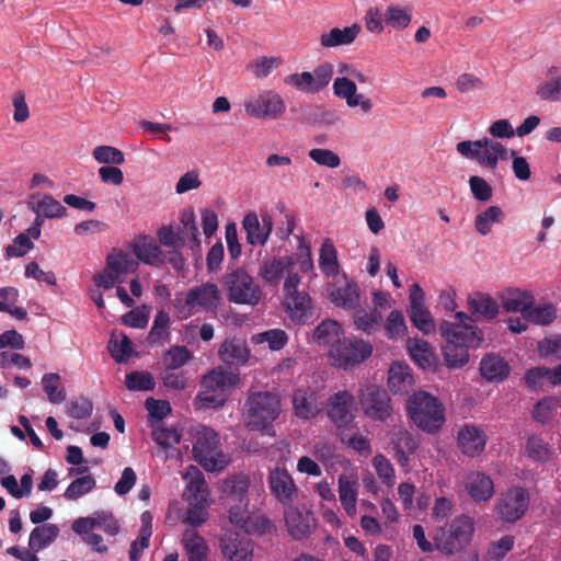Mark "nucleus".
<instances>
[{"mask_svg":"<svg viewBox=\"0 0 561 561\" xmlns=\"http://www.w3.org/2000/svg\"><path fill=\"white\" fill-rule=\"evenodd\" d=\"M388 386L394 394L408 393L414 386L410 367L404 363H394L389 368Z\"/></svg>","mask_w":561,"mask_h":561,"instance_id":"obj_27","label":"nucleus"},{"mask_svg":"<svg viewBox=\"0 0 561 561\" xmlns=\"http://www.w3.org/2000/svg\"><path fill=\"white\" fill-rule=\"evenodd\" d=\"M240 380L239 374L222 367L214 368L201 381V391L196 399L204 408H219L227 401V390Z\"/></svg>","mask_w":561,"mask_h":561,"instance_id":"obj_6","label":"nucleus"},{"mask_svg":"<svg viewBox=\"0 0 561 561\" xmlns=\"http://www.w3.org/2000/svg\"><path fill=\"white\" fill-rule=\"evenodd\" d=\"M182 543L188 556V561H206L208 546L197 530L186 529L183 534Z\"/></svg>","mask_w":561,"mask_h":561,"instance_id":"obj_34","label":"nucleus"},{"mask_svg":"<svg viewBox=\"0 0 561 561\" xmlns=\"http://www.w3.org/2000/svg\"><path fill=\"white\" fill-rule=\"evenodd\" d=\"M456 322L443 321L439 325L440 335L445 340L443 355L448 368H460L469 362L471 347H478L483 342L482 331L467 313L459 311Z\"/></svg>","mask_w":561,"mask_h":561,"instance_id":"obj_1","label":"nucleus"},{"mask_svg":"<svg viewBox=\"0 0 561 561\" xmlns=\"http://www.w3.org/2000/svg\"><path fill=\"white\" fill-rule=\"evenodd\" d=\"M332 302L344 309H356L359 306V288L356 283L348 282L331 291Z\"/></svg>","mask_w":561,"mask_h":561,"instance_id":"obj_39","label":"nucleus"},{"mask_svg":"<svg viewBox=\"0 0 561 561\" xmlns=\"http://www.w3.org/2000/svg\"><path fill=\"white\" fill-rule=\"evenodd\" d=\"M157 236L161 245L171 249H182L186 242L185 236L181 233L180 228L174 230L171 225L159 228Z\"/></svg>","mask_w":561,"mask_h":561,"instance_id":"obj_54","label":"nucleus"},{"mask_svg":"<svg viewBox=\"0 0 561 561\" xmlns=\"http://www.w3.org/2000/svg\"><path fill=\"white\" fill-rule=\"evenodd\" d=\"M268 482L271 491L278 502L288 504L294 500L297 488L287 470L280 468L272 470Z\"/></svg>","mask_w":561,"mask_h":561,"instance_id":"obj_21","label":"nucleus"},{"mask_svg":"<svg viewBox=\"0 0 561 561\" xmlns=\"http://www.w3.org/2000/svg\"><path fill=\"white\" fill-rule=\"evenodd\" d=\"M534 296L525 290L513 289L508 290L502 298V306L507 312H522L523 318L528 307L534 305Z\"/></svg>","mask_w":561,"mask_h":561,"instance_id":"obj_40","label":"nucleus"},{"mask_svg":"<svg viewBox=\"0 0 561 561\" xmlns=\"http://www.w3.org/2000/svg\"><path fill=\"white\" fill-rule=\"evenodd\" d=\"M319 268L327 277H335L340 273L337 251L329 238L323 240L320 248Z\"/></svg>","mask_w":561,"mask_h":561,"instance_id":"obj_38","label":"nucleus"},{"mask_svg":"<svg viewBox=\"0 0 561 561\" xmlns=\"http://www.w3.org/2000/svg\"><path fill=\"white\" fill-rule=\"evenodd\" d=\"M354 396L341 390L330 396L327 403V414L330 421L339 428L347 426L354 419Z\"/></svg>","mask_w":561,"mask_h":561,"instance_id":"obj_14","label":"nucleus"},{"mask_svg":"<svg viewBox=\"0 0 561 561\" xmlns=\"http://www.w3.org/2000/svg\"><path fill=\"white\" fill-rule=\"evenodd\" d=\"M391 443L398 463L402 467L409 466V456L419 448V438L408 431L400 430L393 434Z\"/></svg>","mask_w":561,"mask_h":561,"instance_id":"obj_25","label":"nucleus"},{"mask_svg":"<svg viewBox=\"0 0 561 561\" xmlns=\"http://www.w3.org/2000/svg\"><path fill=\"white\" fill-rule=\"evenodd\" d=\"M333 93L335 96L345 100L347 106L351 105V103H357L356 96L358 94L356 83L346 77L335 78L333 82Z\"/></svg>","mask_w":561,"mask_h":561,"instance_id":"obj_55","label":"nucleus"},{"mask_svg":"<svg viewBox=\"0 0 561 561\" xmlns=\"http://www.w3.org/2000/svg\"><path fill=\"white\" fill-rule=\"evenodd\" d=\"M355 327L364 333L371 334L380 325L382 321L381 312L374 308L369 311L358 309L353 314Z\"/></svg>","mask_w":561,"mask_h":561,"instance_id":"obj_43","label":"nucleus"},{"mask_svg":"<svg viewBox=\"0 0 561 561\" xmlns=\"http://www.w3.org/2000/svg\"><path fill=\"white\" fill-rule=\"evenodd\" d=\"M219 549L228 561H253L251 539L238 533H226L219 539Z\"/></svg>","mask_w":561,"mask_h":561,"instance_id":"obj_16","label":"nucleus"},{"mask_svg":"<svg viewBox=\"0 0 561 561\" xmlns=\"http://www.w3.org/2000/svg\"><path fill=\"white\" fill-rule=\"evenodd\" d=\"M465 489L474 502H486L494 494V482L484 472L472 471L466 477Z\"/></svg>","mask_w":561,"mask_h":561,"instance_id":"obj_20","label":"nucleus"},{"mask_svg":"<svg viewBox=\"0 0 561 561\" xmlns=\"http://www.w3.org/2000/svg\"><path fill=\"white\" fill-rule=\"evenodd\" d=\"M152 439L161 447L169 448L181 440V434L175 427L158 426L152 431Z\"/></svg>","mask_w":561,"mask_h":561,"instance_id":"obj_59","label":"nucleus"},{"mask_svg":"<svg viewBox=\"0 0 561 561\" xmlns=\"http://www.w3.org/2000/svg\"><path fill=\"white\" fill-rule=\"evenodd\" d=\"M408 413L413 423L427 433H436L445 422L442 403L425 391L411 396L407 402Z\"/></svg>","mask_w":561,"mask_h":561,"instance_id":"obj_5","label":"nucleus"},{"mask_svg":"<svg viewBox=\"0 0 561 561\" xmlns=\"http://www.w3.org/2000/svg\"><path fill=\"white\" fill-rule=\"evenodd\" d=\"M359 403L365 415L376 421H385L392 413L391 399L388 392L376 385H367L362 389Z\"/></svg>","mask_w":561,"mask_h":561,"instance_id":"obj_12","label":"nucleus"},{"mask_svg":"<svg viewBox=\"0 0 561 561\" xmlns=\"http://www.w3.org/2000/svg\"><path fill=\"white\" fill-rule=\"evenodd\" d=\"M446 528L450 531L453 538L456 539V542L459 543L460 548L463 549L471 541L474 523L470 516L462 514L447 524Z\"/></svg>","mask_w":561,"mask_h":561,"instance_id":"obj_35","label":"nucleus"},{"mask_svg":"<svg viewBox=\"0 0 561 561\" xmlns=\"http://www.w3.org/2000/svg\"><path fill=\"white\" fill-rule=\"evenodd\" d=\"M247 114L261 119H277L286 110L282 96L274 91H265L254 100L244 103Z\"/></svg>","mask_w":561,"mask_h":561,"instance_id":"obj_13","label":"nucleus"},{"mask_svg":"<svg viewBox=\"0 0 561 561\" xmlns=\"http://www.w3.org/2000/svg\"><path fill=\"white\" fill-rule=\"evenodd\" d=\"M511 368L500 355L486 354L480 363L481 376L491 382H500L506 379Z\"/></svg>","mask_w":561,"mask_h":561,"instance_id":"obj_28","label":"nucleus"},{"mask_svg":"<svg viewBox=\"0 0 561 561\" xmlns=\"http://www.w3.org/2000/svg\"><path fill=\"white\" fill-rule=\"evenodd\" d=\"M407 347L412 359L422 368H432L435 363V356L428 342L413 337L408 339Z\"/></svg>","mask_w":561,"mask_h":561,"instance_id":"obj_37","label":"nucleus"},{"mask_svg":"<svg viewBox=\"0 0 561 561\" xmlns=\"http://www.w3.org/2000/svg\"><path fill=\"white\" fill-rule=\"evenodd\" d=\"M456 150L463 158L476 162L481 168L494 171L499 161L512 159L514 175H531L530 165L525 157L506 148L502 142L483 137L478 140H462L456 145Z\"/></svg>","mask_w":561,"mask_h":561,"instance_id":"obj_2","label":"nucleus"},{"mask_svg":"<svg viewBox=\"0 0 561 561\" xmlns=\"http://www.w3.org/2000/svg\"><path fill=\"white\" fill-rule=\"evenodd\" d=\"M186 490L190 493L188 501L207 502L208 491L203 472L196 466H190L184 474Z\"/></svg>","mask_w":561,"mask_h":561,"instance_id":"obj_33","label":"nucleus"},{"mask_svg":"<svg viewBox=\"0 0 561 561\" xmlns=\"http://www.w3.org/2000/svg\"><path fill=\"white\" fill-rule=\"evenodd\" d=\"M529 492L523 486H512L501 493L495 505V513L505 523L519 520L528 511Z\"/></svg>","mask_w":561,"mask_h":561,"instance_id":"obj_10","label":"nucleus"},{"mask_svg":"<svg viewBox=\"0 0 561 561\" xmlns=\"http://www.w3.org/2000/svg\"><path fill=\"white\" fill-rule=\"evenodd\" d=\"M557 317L556 307L551 304L539 306H530L525 312L524 320L538 325H548L553 322Z\"/></svg>","mask_w":561,"mask_h":561,"instance_id":"obj_44","label":"nucleus"},{"mask_svg":"<svg viewBox=\"0 0 561 561\" xmlns=\"http://www.w3.org/2000/svg\"><path fill=\"white\" fill-rule=\"evenodd\" d=\"M220 304V291L214 283H204L191 287L184 299L176 297L173 306L182 319H187L196 311L214 312Z\"/></svg>","mask_w":561,"mask_h":561,"instance_id":"obj_7","label":"nucleus"},{"mask_svg":"<svg viewBox=\"0 0 561 561\" xmlns=\"http://www.w3.org/2000/svg\"><path fill=\"white\" fill-rule=\"evenodd\" d=\"M190 507L187 508L185 523L192 526L191 529H194L201 525H203L208 519V512L206 510V502H194L193 500L188 501Z\"/></svg>","mask_w":561,"mask_h":561,"instance_id":"obj_60","label":"nucleus"},{"mask_svg":"<svg viewBox=\"0 0 561 561\" xmlns=\"http://www.w3.org/2000/svg\"><path fill=\"white\" fill-rule=\"evenodd\" d=\"M287 263L284 259H271L260 266L259 275L270 284H276L282 278Z\"/></svg>","mask_w":561,"mask_h":561,"instance_id":"obj_47","label":"nucleus"},{"mask_svg":"<svg viewBox=\"0 0 561 561\" xmlns=\"http://www.w3.org/2000/svg\"><path fill=\"white\" fill-rule=\"evenodd\" d=\"M339 496L346 514L354 517L356 515L357 482L341 476L339 478Z\"/></svg>","mask_w":561,"mask_h":561,"instance_id":"obj_41","label":"nucleus"},{"mask_svg":"<svg viewBox=\"0 0 561 561\" xmlns=\"http://www.w3.org/2000/svg\"><path fill=\"white\" fill-rule=\"evenodd\" d=\"M92 410V402L84 397L71 400L67 405L69 416L78 420L88 419L91 415Z\"/></svg>","mask_w":561,"mask_h":561,"instance_id":"obj_64","label":"nucleus"},{"mask_svg":"<svg viewBox=\"0 0 561 561\" xmlns=\"http://www.w3.org/2000/svg\"><path fill=\"white\" fill-rule=\"evenodd\" d=\"M34 248V243L25 233L18 234L11 244L5 248L7 257H21Z\"/></svg>","mask_w":561,"mask_h":561,"instance_id":"obj_63","label":"nucleus"},{"mask_svg":"<svg viewBox=\"0 0 561 561\" xmlns=\"http://www.w3.org/2000/svg\"><path fill=\"white\" fill-rule=\"evenodd\" d=\"M371 353L373 345L369 342L356 337H344L337 339L331 345L329 356L334 366L347 369L366 360Z\"/></svg>","mask_w":561,"mask_h":561,"instance_id":"obj_9","label":"nucleus"},{"mask_svg":"<svg viewBox=\"0 0 561 561\" xmlns=\"http://www.w3.org/2000/svg\"><path fill=\"white\" fill-rule=\"evenodd\" d=\"M261 221L254 211L248 213L242 221L247 241L252 245H264L273 230V218L266 211L261 214Z\"/></svg>","mask_w":561,"mask_h":561,"instance_id":"obj_17","label":"nucleus"},{"mask_svg":"<svg viewBox=\"0 0 561 561\" xmlns=\"http://www.w3.org/2000/svg\"><path fill=\"white\" fill-rule=\"evenodd\" d=\"M282 411L280 399L272 391H249L242 409L245 427L253 432H268Z\"/></svg>","mask_w":561,"mask_h":561,"instance_id":"obj_3","label":"nucleus"},{"mask_svg":"<svg viewBox=\"0 0 561 561\" xmlns=\"http://www.w3.org/2000/svg\"><path fill=\"white\" fill-rule=\"evenodd\" d=\"M504 213L499 206H490L483 213H480L476 217V229L482 236H486L492 228L493 224L502 222Z\"/></svg>","mask_w":561,"mask_h":561,"instance_id":"obj_45","label":"nucleus"},{"mask_svg":"<svg viewBox=\"0 0 561 561\" xmlns=\"http://www.w3.org/2000/svg\"><path fill=\"white\" fill-rule=\"evenodd\" d=\"M192 359V354L184 345L171 346L163 354V365L167 370H175L183 367Z\"/></svg>","mask_w":561,"mask_h":561,"instance_id":"obj_46","label":"nucleus"},{"mask_svg":"<svg viewBox=\"0 0 561 561\" xmlns=\"http://www.w3.org/2000/svg\"><path fill=\"white\" fill-rule=\"evenodd\" d=\"M133 252L145 264L159 267L165 263L164 252L150 237H138L133 244Z\"/></svg>","mask_w":561,"mask_h":561,"instance_id":"obj_22","label":"nucleus"},{"mask_svg":"<svg viewBox=\"0 0 561 561\" xmlns=\"http://www.w3.org/2000/svg\"><path fill=\"white\" fill-rule=\"evenodd\" d=\"M227 298L238 305L255 306L262 298V289L244 268L228 272L222 280Z\"/></svg>","mask_w":561,"mask_h":561,"instance_id":"obj_8","label":"nucleus"},{"mask_svg":"<svg viewBox=\"0 0 561 561\" xmlns=\"http://www.w3.org/2000/svg\"><path fill=\"white\" fill-rule=\"evenodd\" d=\"M468 310L472 316L484 319L486 321L493 320L500 311L499 304L489 294L476 291L468 296Z\"/></svg>","mask_w":561,"mask_h":561,"instance_id":"obj_24","label":"nucleus"},{"mask_svg":"<svg viewBox=\"0 0 561 561\" xmlns=\"http://www.w3.org/2000/svg\"><path fill=\"white\" fill-rule=\"evenodd\" d=\"M288 317L297 324H305L312 316V302L309 295L301 294L285 297Z\"/></svg>","mask_w":561,"mask_h":561,"instance_id":"obj_26","label":"nucleus"},{"mask_svg":"<svg viewBox=\"0 0 561 561\" xmlns=\"http://www.w3.org/2000/svg\"><path fill=\"white\" fill-rule=\"evenodd\" d=\"M249 486L250 479L245 474H234L224 480L221 499L229 513V522L244 533H251L249 523Z\"/></svg>","mask_w":561,"mask_h":561,"instance_id":"obj_4","label":"nucleus"},{"mask_svg":"<svg viewBox=\"0 0 561 561\" xmlns=\"http://www.w3.org/2000/svg\"><path fill=\"white\" fill-rule=\"evenodd\" d=\"M293 404L295 414L302 420L312 419L320 412L317 394L309 388L297 389L293 396Z\"/></svg>","mask_w":561,"mask_h":561,"instance_id":"obj_29","label":"nucleus"},{"mask_svg":"<svg viewBox=\"0 0 561 561\" xmlns=\"http://www.w3.org/2000/svg\"><path fill=\"white\" fill-rule=\"evenodd\" d=\"M95 488V480L92 476H84L73 480L66 489L64 496L75 501Z\"/></svg>","mask_w":561,"mask_h":561,"instance_id":"obj_53","label":"nucleus"},{"mask_svg":"<svg viewBox=\"0 0 561 561\" xmlns=\"http://www.w3.org/2000/svg\"><path fill=\"white\" fill-rule=\"evenodd\" d=\"M108 351L116 363H125L133 354V343L127 335H123L121 341L111 339Z\"/></svg>","mask_w":561,"mask_h":561,"instance_id":"obj_58","label":"nucleus"},{"mask_svg":"<svg viewBox=\"0 0 561 561\" xmlns=\"http://www.w3.org/2000/svg\"><path fill=\"white\" fill-rule=\"evenodd\" d=\"M341 325L334 320L322 321L313 332V339L319 344H333L339 339Z\"/></svg>","mask_w":561,"mask_h":561,"instance_id":"obj_50","label":"nucleus"},{"mask_svg":"<svg viewBox=\"0 0 561 561\" xmlns=\"http://www.w3.org/2000/svg\"><path fill=\"white\" fill-rule=\"evenodd\" d=\"M106 267L118 279L129 273H135L138 268V262L128 253L122 250H114L106 257Z\"/></svg>","mask_w":561,"mask_h":561,"instance_id":"obj_31","label":"nucleus"},{"mask_svg":"<svg viewBox=\"0 0 561 561\" xmlns=\"http://www.w3.org/2000/svg\"><path fill=\"white\" fill-rule=\"evenodd\" d=\"M408 314L412 324L424 334H431L435 331L434 320L426 307L409 309Z\"/></svg>","mask_w":561,"mask_h":561,"instance_id":"obj_52","label":"nucleus"},{"mask_svg":"<svg viewBox=\"0 0 561 561\" xmlns=\"http://www.w3.org/2000/svg\"><path fill=\"white\" fill-rule=\"evenodd\" d=\"M411 13L399 5H389L383 14L386 25L394 30H403L411 23Z\"/></svg>","mask_w":561,"mask_h":561,"instance_id":"obj_49","label":"nucleus"},{"mask_svg":"<svg viewBox=\"0 0 561 561\" xmlns=\"http://www.w3.org/2000/svg\"><path fill=\"white\" fill-rule=\"evenodd\" d=\"M125 386L130 391H150L153 390L156 382L150 373L142 370L127 374Z\"/></svg>","mask_w":561,"mask_h":561,"instance_id":"obj_48","label":"nucleus"},{"mask_svg":"<svg viewBox=\"0 0 561 561\" xmlns=\"http://www.w3.org/2000/svg\"><path fill=\"white\" fill-rule=\"evenodd\" d=\"M218 435L210 428L204 427L198 432L193 445L195 458L207 471H216L221 468L215 458L218 448Z\"/></svg>","mask_w":561,"mask_h":561,"instance_id":"obj_15","label":"nucleus"},{"mask_svg":"<svg viewBox=\"0 0 561 561\" xmlns=\"http://www.w3.org/2000/svg\"><path fill=\"white\" fill-rule=\"evenodd\" d=\"M433 540L435 542L436 550L446 556H450L462 550L446 526L440 527L435 531Z\"/></svg>","mask_w":561,"mask_h":561,"instance_id":"obj_51","label":"nucleus"},{"mask_svg":"<svg viewBox=\"0 0 561 561\" xmlns=\"http://www.w3.org/2000/svg\"><path fill=\"white\" fill-rule=\"evenodd\" d=\"M457 443L462 454L476 457L484 450L486 435L480 427L466 424L458 432Z\"/></svg>","mask_w":561,"mask_h":561,"instance_id":"obj_18","label":"nucleus"},{"mask_svg":"<svg viewBox=\"0 0 561 561\" xmlns=\"http://www.w3.org/2000/svg\"><path fill=\"white\" fill-rule=\"evenodd\" d=\"M220 359L228 365H242L249 358L245 344L238 339L226 340L218 351Z\"/></svg>","mask_w":561,"mask_h":561,"instance_id":"obj_32","label":"nucleus"},{"mask_svg":"<svg viewBox=\"0 0 561 561\" xmlns=\"http://www.w3.org/2000/svg\"><path fill=\"white\" fill-rule=\"evenodd\" d=\"M60 377L57 374H46L42 378L43 389L46 392L49 402L61 403L66 399V393L62 389H58Z\"/></svg>","mask_w":561,"mask_h":561,"instance_id":"obj_57","label":"nucleus"},{"mask_svg":"<svg viewBox=\"0 0 561 561\" xmlns=\"http://www.w3.org/2000/svg\"><path fill=\"white\" fill-rule=\"evenodd\" d=\"M514 542V537L511 535L501 537L497 541L490 546L488 550V559L490 561L502 560L507 554V552L513 549Z\"/></svg>","mask_w":561,"mask_h":561,"instance_id":"obj_62","label":"nucleus"},{"mask_svg":"<svg viewBox=\"0 0 561 561\" xmlns=\"http://www.w3.org/2000/svg\"><path fill=\"white\" fill-rule=\"evenodd\" d=\"M95 528H101L105 534L115 536L119 531V524L111 512L98 511L93 513Z\"/></svg>","mask_w":561,"mask_h":561,"instance_id":"obj_61","label":"nucleus"},{"mask_svg":"<svg viewBox=\"0 0 561 561\" xmlns=\"http://www.w3.org/2000/svg\"><path fill=\"white\" fill-rule=\"evenodd\" d=\"M93 158L102 164H113L118 165L122 164L125 160L124 153L122 150L112 147V146H98L93 150Z\"/></svg>","mask_w":561,"mask_h":561,"instance_id":"obj_56","label":"nucleus"},{"mask_svg":"<svg viewBox=\"0 0 561 561\" xmlns=\"http://www.w3.org/2000/svg\"><path fill=\"white\" fill-rule=\"evenodd\" d=\"M170 340V317L164 310H159L154 317L152 327L148 334V343L162 345Z\"/></svg>","mask_w":561,"mask_h":561,"instance_id":"obj_42","label":"nucleus"},{"mask_svg":"<svg viewBox=\"0 0 561 561\" xmlns=\"http://www.w3.org/2000/svg\"><path fill=\"white\" fill-rule=\"evenodd\" d=\"M333 76V66L323 62L314 68L312 72L302 71L288 75L284 78V83L296 88L302 93H319L330 83Z\"/></svg>","mask_w":561,"mask_h":561,"instance_id":"obj_11","label":"nucleus"},{"mask_svg":"<svg viewBox=\"0 0 561 561\" xmlns=\"http://www.w3.org/2000/svg\"><path fill=\"white\" fill-rule=\"evenodd\" d=\"M27 207L33 213L45 215L46 218H62L67 208L48 194L34 193L28 196Z\"/></svg>","mask_w":561,"mask_h":561,"instance_id":"obj_23","label":"nucleus"},{"mask_svg":"<svg viewBox=\"0 0 561 561\" xmlns=\"http://www.w3.org/2000/svg\"><path fill=\"white\" fill-rule=\"evenodd\" d=\"M59 535V528L55 524L36 526L30 534L28 547L38 552L51 545Z\"/></svg>","mask_w":561,"mask_h":561,"instance_id":"obj_36","label":"nucleus"},{"mask_svg":"<svg viewBox=\"0 0 561 561\" xmlns=\"http://www.w3.org/2000/svg\"><path fill=\"white\" fill-rule=\"evenodd\" d=\"M313 522V515L308 511L299 510L294 506H289L285 511L287 530L296 540L304 539L310 535Z\"/></svg>","mask_w":561,"mask_h":561,"instance_id":"obj_19","label":"nucleus"},{"mask_svg":"<svg viewBox=\"0 0 561 561\" xmlns=\"http://www.w3.org/2000/svg\"><path fill=\"white\" fill-rule=\"evenodd\" d=\"M360 31L362 26L357 23L344 28L333 27L328 33L321 35L320 44L327 48L351 45Z\"/></svg>","mask_w":561,"mask_h":561,"instance_id":"obj_30","label":"nucleus"}]
</instances>
